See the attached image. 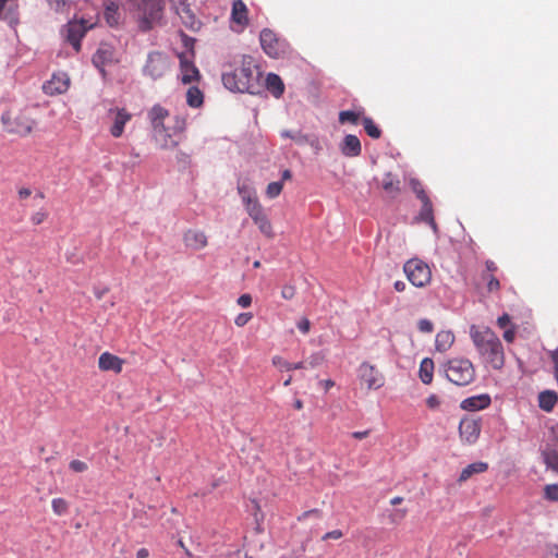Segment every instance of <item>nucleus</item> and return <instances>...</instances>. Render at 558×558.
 I'll return each instance as SVG.
<instances>
[{"label": "nucleus", "mask_w": 558, "mask_h": 558, "mask_svg": "<svg viewBox=\"0 0 558 558\" xmlns=\"http://www.w3.org/2000/svg\"><path fill=\"white\" fill-rule=\"evenodd\" d=\"M470 337L482 361L494 369L505 365V351L498 336L488 327L472 325Z\"/></svg>", "instance_id": "nucleus-1"}, {"label": "nucleus", "mask_w": 558, "mask_h": 558, "mask_svg": "<svg viewBox=\"0 0 558 558\" xmlns=\"http://www.w3.org/2000/svg\"><path fill=\"white\" fill-rule=\"evenodd\" d=\"M221 80L225 87L234 93L256 95L264 89L263 72H223Z\"/></svg>", "instance_id": "nucleus-2"}, {"label": "nucleus", "mask_w": 558, "mask_h": 558, "mask_svg": "<svg viewBox=\"0 0 558 558\" xmlns=\"http://www.w3.org/2000/svg\"><path fill=\"white\" fill-rule=\"evenodd\" d=\"M168 116V110L159 105H155L148 112L154 137L161 148L174 147L178 144L166 130L163 121Z\"/></svg>", "instance_id": "nucleus-3"}, {"label": "nucleus", "mask_w": 558, "mask_h": 558, "mask_svg": "<svg viewBox=\"0 0 558 558\" xmlns=\"http://www.w3.org/2000/svg\"><path fill=\"white\" fill-rule=\"evenodd\" d=\"M1 122L8 133L25 136L31 133L34 121L23 111L10 109L1 117Z\"/></svg>", "instance_id": "nucleus-4"}, {"label": "nucleus", "mask_w": 558, "mask_h": 558, "mask_svg": "<svg viewBox=\"0 0 558 558\" xmlns=\"http://www.w3.org/2000/svg\"><path fill=\"white\" fill-rule=\"evenodd\" d=\"M445 372L447 378L458 386L469 385L475 375L473 364L466 359L449 361Z\"/></svg>", "instance_id": "nucleus-5"}, {"label": "nucleus", "mask_w": 558, "mask_h": 558, "mask_svg": "<svg viewBox=\"0 0 558 558\" xmlns=\"http://www.w3.org/2000/svg\"><path fill=\"white\" fill-rule=\"evenodd\" d=\"M403 270L409 281L417 288L425 287L430 281V269L428 265L421 259L413 258L408 260L403 266Z\"/></svg>", "instance_id": "nucleus-6"}, {"label": "nucleus", "mask_w": 558, "mask_h": 558, "mask_svg": "<svg viewBox=\"0 0 558 558\" xmlns=\"http://www.w3.org/2000/svg\"><path fill=\"white\" fill-rule=\"evenodd\" d=\"M96 23L85 19L71 20L64 26L63 34L65 40L74 48L76 52L81 50V40L88 29H92Z\"/></svg>", "instance_id": "nucleus-7"}, {"label": "nucleus", "mask_w": 558, "mask_h": 558, "mask_svg": "<svg viewBox=\"0 0 558 558\" xmlns=\"http://www.w3.org/2000/svg\"><path fill=\"white\" fill-rule=\"evenodd\" d=\"M259 41L265 53L271 58L282 57L289 48L288 43L269 28L260 32Z\"/></svg>", "instance_id": "nucleus-8"}, {"label": "nucleus", "mask_w": 558, "mask_h": 558, "mask_svg": "<svg viewBox=\"0 0 558 558\" xmlns=\"http://www.w3.org/2000/svg\"><path fill=\"white\" fill-rule=\"evenodd\" d=\"M359 378L367 389H379L385 384L384 375L368 362H363L359 367Z\"/></svg>", "instance_id": "nucleus-9"}, {"label": "nucleus", "mask_w": 558, "mask_h": 558, "mask_svg": "<svg viewBox=\"0 0 558 558\" xmlns=\"http://www.w3.org/2000/svg\"><path fill=\"white\" fill-rule=\"evenodd\" d=\"M245 210L265 236L269 239L275 236L271 222L260 203L252 204Z\"/></svg>", "instance_id": "nucleus-10"}, {"label": "nucleus", "mask_w": 558, "mask_h": 558, "mask_svg": "<svg viewBox=\"0 0 558 558\" xmlns=\"http://www.w3.org/2000/svg\"><path fill=\"white\" fill-rule=\"evenodd\" d=\"M70 87L68 72H52L51 77L43 84V90L49 96L65 93Z\"/></svg>", "instance_id": "nucleus-11"}, {"label": "nucleus", "mask_w": 558, "mask_h": 558, "mask_svg": "<svg viewBox=\"0 0 558 558\" xmlns=\"http://www.w3.org/2000/svg\"><path fill=\"white\" fill-rule=\"evenodd\" d=\"M480 433V421L471 417H464L461 420L459 425V434L463 441L468 444H474L478 439Z\"/></svg>", "instance_id": "nucleus-12"}, {"label": "nucleus", "mask_w": 558, "mask_h": 558, "mask_svg": "<svg viewBox=\"0 0 558 558\" xmlns=\"http://www.w3.org/2000/svg\"><path fill=\"white\" fill-rule=\"evenodd\" d=\"M181 41L184 50L178 53L181 70H197L194 65V44L195 39L181 34Z\"/></svg>", "instance_id": "nucleus-13"}, {"label": "nucleus", "mask_w": 558, "mask_h": 558, "mask_svg": "<svg viewBox=\"0 0 558 558\" xmlns=\"http://www.w3.org/2000/svg\"><path fill=\"white\" fill-rule=\"evenodd\" d=\"M114 61H116L114 48L107 43H101L93 56V64L97 69L101 70L105 66H111Z\"/></svg>", "instance_id": "nucleus-14"}, {"label": "nucleus", "mask_w": 558, "mask_h": 558, "mask_svg": "<svg viewBox=\"0 0 558 558\" xmlns=\"http://www.w3.org/2000/svg\"><path fill=\"white\" fill-rule=\"evenodd\" d=\"M172 3L177 14L186 27L193 31L199 27V22L190 5L186 3V0H172Z\"/></svg>", "instance_id": "nucleus-15"}, {"label": "nucleus", "mask_w": 558, "mask_h": 558, "mask_svg": "<svg viewBox=\"0 0 558 558\" xmlns=\"http://www.w3.org/2000/svg\"><path fill=\"white\" fill-rule=\"evenodd\" d=\"M108 113L113 119V124L110 128V134L118 138L123 134L125 124L131 120V114L125 109L119 108H112Z\"/></svg>", "instance_id": "nucleus-16"}, {"label": "nucleus", "mask_w": 558, "mask_h": 558, "mask_svg": "<svg viewBox=\"0 0 558 558\" xmlns=\"http://www.w3.org/2000/svg\"><path fill=\"white\" fill-rule=\"evenodd\" d=\"M19 0H0V19L13 25L19 22Z\"/></svg>", "instance_id": "nucleus-17"}, {"label": "nucleus", "mask_w": 558, "mask_h": 558, "mask_svg": "<svg viewBox=\"0 0 558 558\" xmlns=\"http://www.w3.org/2000/svg\"><path fill=\"white\" fill-rule=\"evenodd\" d=\"M231 21L240 26L241 31L248 26V10L243 0H233L231 9Z\"/></svg>", "instance_id": "nucleus-18"}, {"label": "nucleus", "mask_w": 558, "mask_h": 558, "mask_svg": "<svg viewBox=\"0 0 558 558\" xmlns=\"http://www.w3.org/2000/svg\"><path fill=\"white\" fill-rule=\"evenodd\" d=\"M186 247L198 251L207 245V236L201 230H187L183 235Z\"/></svg>", "instance_id": "nucleus-19"}, {"label": "nucleus", "mask_w": 558, "mask_h": 558, "mask_svg": "<svg viewBox=\"0 0 558 558\" xmlns=\"http://www.w3.org/2000/svg\"><path fill=\"white\" fill-rule=\"evenodd\" d=\"M123 361L109 352H104L100 354L98 360V366L101 371H111L114 373H120L122 371Z\"/></svg>", "instance_id": "nucleus-20"}, {"label": "nucleus", "mask_w": 558, "mask_h": 558, "mask_svg": "<svg viewBox=\"0 0 558 558\" xmlns=\"http://www.w3.org/2000/svg\"><path fill=\"white\" fill-rule=\"evenodd\" d=\"M263 85L276 98H279L284 92V84L282 80L274 72H268L267 77H263Z\"/></svg>", "instance_id": "nucleus-21"}, {"label": "nucleus", "mask_w": 558, "mask_h": 558, "mask_svg": "<svg viewBox=\"0 0 558 558\" xmlns=\"http://www.w3.org/2000/svg\"><path fill=\"white\" fill-rule=\"evenodd\" d=\"M490 404V397L488 395H480L464 399L461 402V408L466 411H480Z\"/></svg>", "instance_id": "nucleus-22"}, {"label": "nucleus", "mask_w": 558, "mask_h": 558, "mask_svg": "<svg viewBox=\"0 0 558 558\" xmlns=\"http://www.w3.org/2000/svg\"><path fill=\"white\" fill-rule=\"evenodd\" d=\"M341 153L347 157H356L361 154L360 140L352 134L347 135L340 145Z\"/></svg>", "instance_id": "nucleus-23"}, {"label": "nucleus", "mask_w": 558, "mask_h": 558, "mask_svg": "<svg viewBox=\"0 0 558 558\" xmlns=\"http://www.w3.org/2000/svg\"><path fill=\"white\" fill-rule=\"evenodd\" d=\"M454 342V335L450 330H441L436 335L435 348L438 352L448 351Z\"/></svg>", "instance_id": "nucleus-24"}, {"label": "nucleus", "mask_w": 558, "mask_h": 558, "mask_svg": "<svg viewBox=\"0 0 558 558\" xmlns=\"http://www.w3.org/2000/svg\"><path fill=\"white\" fill-rule=\"evenodd\" d=\"M558 401V396L554 390H544L538 395V407L545 411H553Z\"/></svg>", "instance_id": "nucleus-25"}, {"label": "nucleus", "mask_w": 558, "mask_h": 558, "mask_svg": "<svg viewBox=\"0 0 558 558\" xmlns=\"http://www.w3.org/2000/svg\"><path fill=\"white\" fill-rule=\"evenodd\" d=\"M238 193L241 196V199L245 206V209L251 207L252 204L259 203V201L256 196V191L247 184H239Z\"/></svg>", "instance_id": "nucleus-26"}, {"label": "nucleus", "mask_w": 558, "mask_h": 558, "mask_svg": "<svg viewBox=\"0 0 558 558\" xmlns=\"http://www.w3.org/2000/svg\"><path fill=\"white\" fill-rule=\"evenodd\" d=\"M104 15L109 26H117L120 22L119 4L114 1H108L105 7Z\"/></svg>", "instance_id": "nucleus-27"}, {"label": "nucleus", "mask_w": 558, "mask_h": 558, "mask_svg": "<svg viewBox=\"0 0 558 558\" xmlns=\"http://www.w3.org/2000/svg\"><path fill=\"white\" fill-rule=\"evenodd\" d=\"M488 465L485 462H474L465 466L459 476V482H465L474 474L483 473L487 470Z\"/></svg>", "instance_id": "nucleus-28"}, {"label": "nucleus", "mask_w": 558, "mask_h": 558, "mask_svg": "<svg viewBox=\"0 0 558 558\" xmlns=\"http://www.w3.org/2000/svg\"><path fill=\"white\" fill-rule=\"evenodd\" d=\"M169 65L167 57L161 52H151L148 56L145 70H161Z\"/></svg>", "instance_id": "nucleus-29"}, {"label": "nucleus", "mask_w": 558, "mask_h": 558, "mask_svg": "<svg viewBox=\"0 0 558 558\" xmlns=\"http://www.w3.org/2000/svg\"><path fill=\"white\" fill-rule=\"evenodd\" d=\"M422 202V209H421V213H420V217L422 220L426 221L433 229L434 231L437 230V225L434 220V216H433V205H432V202L429 198H426L424 201H421Z\"/></svg>", "instance_id": "nucleus-30"}, {"label": "nucleus", "mask_w": 558, "mask_h": 558, "mask_svg": "<svg viewBox=\"0 0 558 558\" xmlns=\"http://www.w3.org/2000/svg\"><path fill=\"white\" fill-rule=\"evenodd\" d=\"M204 95L196 86H191L186 92V104L192 108H198L203 105Z\"/></svg>", "instance_id": "nucleus-31"}, {"label": "nucleus", "mask_w": 558, "mask_h": 558, "mask_svg": "<svg viewBox=\"0 0 558 558\" xmlns=\"http://www.w3.org/2000/svg\"><path fill=\"white\" fill-rule=\"evenodd\" d=\"M272 364L278 367L280 371H292V369H304L305 363H290L286 361L282 356L276 355L272 357Z\"/></svg>", "instance_id": "nucleus-32"}, {"label": "nucleus", "mask_w": 558, "mask_h": 558, "mask_svg": "<svg viewBox=\"0 0 558 558\" xmlns=\"http://www.w3.org/2000/svg\"><path fill=\"white\" fill-rule=\"evenodd\" d=\"M434 362L430 359H424L420 365V378L424 384H429L433 379Z\"/></svg>", "instance_id": "nucleus-33"}, {"label": "nucleus", "mask_w": 558, "mask_h": 558, "mask_svg": "<svg viewBox=\"0 0 558 558\" xmlns=\"http://www.w3.org/2000/svg\"><path fill=\"white\" fill-rule=\"evenodd\" d=\"M542 458L547 469L558 473V450H544L542 451Z\"/></svg>", "instance_id": "nucleus-34"}, {"label": "nucleus", "mask_w": 558, "mask_h": 558, "mask_svg": "<svg viewBox=\"0 0 558 558\" xmlns=\"http://www.w3.org/2000/svg\"><path fill=\"white\" fill-rule=\"evenodd\" d=\"M381 186L389 194H398L400 191V181L396 180L390 172H387L383 178Z\"/></svg>", "instance_id": "nucleus-35"}, {"label": "nucleus", "mask_w": 558, "mask_h": 558, "mask_svg": "<svg viewBox=\"0 0 558 558\" xmlns=\"http://www.w3.org/2000/svg\"><path fill=\"white\" fill-rule=\"evenodd\" d=\"M363 114V110L353 111V110H344L339 113V122L341 124L351 123L356 125Z\"/></svg>", "instance_id": "nucleus-36"}, {"label": "nucleus", "mask_w": 558, "mask_h": 558, "mask_svg": "<svg viewBox=\"0 0 558 558\" xmlns=\"http://www.w3.org/2000/svg\"><path fill=\"white\" fill-rule=\"evenodd\" d=\"M47 3L56 13H69L72 7L71 0H47Z\"/></svg>", "instance_id": "nucleus-37"}, {"label": "nucleus", "mask_w": 558, "mask_h": 558, "mask_svg": "<svg viewBox=\"0 0 558 558\" xmlns=\"http://www.w3.org/2000/svg\"><path fill=\"white\" fill-rule=\"evenodd\" d=\"M326 355L323 351L314 352L308 356L306 361H303L305 363V368H316L320 366L325 362Z\"/></svg>", "instance_id": "nucleus-38"}, {"label": "nucleus", "mask_w": 558, "mask_h": 558, "mask_svg": "<svg viewBox=\"0 0 558 558\" xmlns=\"http://www.w3.org/2000/svg\"><path fill=\"white\" fill-rule=\"evenodd\" d=\"M362 122H363L365 132L367 133L368 136H371L372 138L380 137L381 132H380L379 128L377 125H375L374 121L371 118L364 117Z\"/></svg>", "instance_id": "nucleus-39"}, {"label": "nucleus", "mask_w": 558, "mask_h": 558, "mask_svg": "<svg viewBox=\"0 0 558 558\" xmlns=\"http://www.w3.org/2000/svg\"><path fill=\"white\" fill-rule=\"evenodd\" d=\"M280 135L284 138H291L300 145H303L308 142V136L302 134L301 132H292V131L284 130L280 133Z\"/></svg>", "instance_id": "nucleus-40"}, {"label": "nucleus", "mask_w": 558, "mask_h": 558, "mask_svg": "<svg viewBox=\"0 0 558 558\" xmlns=\"http://www.w3.org/2000/svg\"><path fill=\"white\" fill-rule=\"evenodd\" d=\"M51 506H52L53 512L58 515L64 514L68 510V502L63 498L52 499Z\"/></svg>", "instance_id": "nucleus-41"}, {"label": "nucleus", "mask_w": 558, "mask_h": 558, "mask_svg": "<svg viewBox=\"0 0 558 558\" xmlns=\"http://www.w3.org/2000/svg\"><path fill=\"white\" fill-rule=\"evenodd\" d=\"M544 497L550 501H558V484H548L544 488Z\"/></svg>", "instance_id": "nucleus-42"}, {"label": "nucleus", "mask_w": 558, "mask_h": 558, "mask_svg": "<svg viewBox=\"0 0 558 558\" xmlns=\"http://www.w3.org/2000/svg\"><path fill=\"white\" fill-rule=\"evenodd\" d=\"M282 182H279V181H276V182H271L267 185V189H266V195L269 197V198H275L277 197L281 191H282Z\"/></svg>", "instance_id": "nucleus-43"}, {"label": "nucleus", "mask_w": 558, "mask_h": 558, "mask_svg": "<svg viewBox=\"0 0 558 558\" xmlns=\"http://www.w3.org/2000/svg\"><path fill=\"white\" fill-rule=\"evenodd\" d=\"M410 185H411L413 192L416 194L417 198H420V201H424V199L428 198L427 194L425 193V191L418 180L411 179Z\"/></svg>", "instance_id": "nucleus-44"}, {"label": "nucleus", "mask_w": 558, "mask_h": 558, "mask_svg": "<svg viewBox=\"0 0 558 558\" xmlns=\"http://www.w3.org/2000/svg\"><path fill=\"white\" fill-rule=\"evenodd\" d=\"M421 332L430 333L434 330V325L429 319L423 318L417 323Z\"/></svg>", "instance_id": "nucleus-45"}, {"label": "nucleus", "mask_w": 558, "mask_h": 558, "mask_svg": "<svg viewBox=\"0 0 558 558\" xmlns=\"http://www.w3.org/2000/svg\"><path fill=\"white\" fill-rule=\"evenodd\" d=\"M69 466L72 471L76 473L85 472L88 469L87 463L81 460H72Z\"/></svg>", "instance_id": "nucleus-46"}, {"label": "nucleus", "mask_w": 558, "mask_h": 558, "mask_svg": "<svg viewBox=\"0 0 558 558\" xmlns=\"http://www.w3.org/2000/svg\"><path fill=\"white\" fill-rule=\"evenodd\" d=\"M253 318V314L252 313H241L239 314L235 319H234V324L238 326V327H243L245 326L251 319Z\"/></svg>", "instance_id": "nucleus-47"}, {"label": "nucleus", "mask_w": 558, "mask_h": 558, "mask_svg": "<svg viewBox=\"0 0 558 558\" xmlns=\"http://www.w3.org/2000/svg\"><path fill=\"white\" fill-rule=\"evenodd\" d=\"M48 217V213L45 211V210H39L35 214L32 215L31 217V221L34 223V225H40L43 223Z\"/></svg>", "instance_id": "nucleus-48"}, {"label": "nucleus", "mask_w": 558, "mask_h": 558, "mask_svg": "<svg viewBox=\"0 0 558 558\" xmlns=\"http://www.w3.org/2000/svg\"><path fill=\"white\" fill-rule=\"evenodd\" d=\"M243 70H251L252 68L255 70L259 69V65L256 63L255 59L251 56H246L243 58Z\"/></svg>", "instance_id": "nucleus-49"}, {"label": "nucleus", "mask_w": 558, "mask_h": 558, "mask_svg": "<svg viewBox=\"0 0 558 558\" xmlns=\"http://www.w3.org/2000/svg\"><path fill=\"white\" fill-rule=\"evenodd\" d=\"M281 295L286 300H291L295 295V288L293 286H284L281 290Z\"/></svg>", "instance_id": "nucleus-50"}, {"label": "nucleus", "mask_w": 558, "mask_h": 558, "mask_svg": "<svg viewBox=\"0 0 558 558\" xmlns=\"http://www.w3.org/2000/svg\"><path fill=\"white\" fill-rule=\"evenodd\" d=\"M342 536H343V533L341 530H333V531H330V532H327L326 534H324L322 537V541L340 539Z\"/></svg>", "instance_id": "nucleus-51"}, {"label": "nucleus", "mask_w": 558, "mask_h": 558, "mask_svg": "<svg viewBox=\"0 0 558 558\" xmlns=\"http://www.w3.org/2000/svg\"><path fill=\"white\" fill-rule=\"evenodd\" d=\"M236 303L239 306H241L243 308L248 307L252 304V296L247 293L242 294L239 296Z\"/></svg>", "instance_id": "nucleus-52"}, {"label": "nucleus", "mask_w": 558, "mask_h": 558, "mask_svg": "<svg viewBox=\"0 0 558 558\" xmlns=\"http://www.w3.org/2000/svg\"><path fill=\"white\" fill-rule=\"evenodd\" d=\"M199 80V72H191V74H183L182 77H181V81L183 84H190L194 81H198Z\"/></svg>", "instance_id": "nucleus-53"}, {"label": "nucleus", "mask_w": 558, "mask_h": 558, "mask_svg": "<svg viewBox=\"0 0 558 558\" xmlns=\"http://www.w3.org/2000/svg\"><path fill=\"white\" fill-rule=\"evenodd\" d=\"M298 328L301 332L307 333L311 328V323L307 318H303L298 323Z\"/></svg>", "instance_id": "nucleus-54"}, {"label": "nucleus", "mask_w": 558, "mask_h": 558, "mask_svg": "<svg viewBox=\"0 0 558 558\" xmlns=\"http://www.w3.org/2000/svg\"><path fill=\"white\" fill-rule=\"evenodd\" d=\"M426 403H427L428 408L436 409L439 407L440 400L437 396L432 395L427 398Z\"/></svg>", "instance_id": "nucleus-55"}, {"label": "nucleus", "mask_w": 558, "mask_h": 558, "mask_svg": "<svg viewBox=\"0 0 558 558\" xmlns=\"http://www.w3.org/2000/svg\"><path fill=\"white\" fill-rule=\"evenodd\" d=\"M546 558H558V545H548Z\"/></svg>", "instance_id": "nucleus-56"}, {"label": "nucleus", "mask_w": 558, "mask_h": 558, "mask_svg": "<svg viewBox=\"0 0 558 558\" xmlns=\"http://www.w3.org/2000/svg\"><path fill=\"white\" fill-rule=\"evenodd\" d=\"M510 324V316L508 314H504L497 319V325L500 328H506Z\"/></svg>", "instance_id": "nucleus-57"}, {"label": "nucleus", "mask_w": 558, "mask_h": 558, "mask_svg": "<svg viewBox=\"0 0 558 558\" xmlns=\"http://www.w3.org/2000/svg\"><path fill=\"white\" fill-rule=\"evenodd\" d=\"M515 337V330L513 328H510V329H506L505 332H504V339L507 341V342H512L513 339Z\"/></svg>", "instance_id": "nucleus-58"}, {"label": "nucleus", "mask_w": 558, "mask_h": 558, "mask_svg": "<svg viewBox=\"0 0 558 558\" xmlns=\"http://www.w3.org/2000/svg\"><path fill=\"white\" fill-rule=\"evenodd\" d=\"M499 281L495 277H492L487 283V288L489 291H496L499 289Z\"/></svg>", "instance_id": "nucleus-59"}, {"label": "nucleus", "mask_w": 558, "mask_h": 558, "mask_svg": "<svg viewBox=\"0 0 558 558\" xmlns=\"http://www.w3.org/2000/svg\"><path fill=\"white\" fill-rule=\"evenodd\" d=\"M31 194H32V192L27 187H22L19 190V196L22 199L27 198L28 196H31Z\"/></svg>", "instance_id": "nucleus-60"}, {"label": "nucleus", "mask_w": 558, "mask_h": 558, "mask_svg": "<svg viewBox=\"0 0 558 558\" xmlns=\"http://www.w3.org/2000/svg\"><path fill=\"white\" fill-rule=\"evenodd\" d=\"M369 434V430H363V432H353L351 435L352 437L356 438V439H363L365 437H367Z\"/></svg>", "instance_id": "nucleus-61"}, {"label": "nucleus", "mask_w": 558, "mask_h": 558, "mask_svg": "<svg viewBox=\"0 0 558 558\" xmlns=\"http://www.w3.org/2000/svg\"><path fill=\"white\" fill-rule=\"evenodd\" d=\"M149 556L148 549L141 548L136 553V558H147Z\"/></svg>", "instance_id": "nucleus-62"}, {"label": "nucleus", "mask_w": 558, "mask_h": 558, "mask_svg": "<svg viewBox=\"0 0 558 558\" xmlns=\"http://www.w3.org/2000/svg\"><path fill=\"white\" fill-rule=\"evenodd\" d=\"M310 515H316V517H318V515H319V511H318V510H316V509L305 511V512L302 514V517H300L299 519L301 520V519H303V518H307V517H310Z\"/></svg>", "instance_id": "nucleus-63"}, {"label": "nucleus", "mask_w": 558, "mask_h": 558, "mask_svg": "<svg viewBox=\"0 0 558 558\" xmlns=\"http://www.w3.org/2000/svg\"><path fill=\"white\" fill-rule=\"evenodd\" d=\"M396 291L402 292L405 289V283L403 281H396L393 284Z\"/></svg>", "instance_id": "nucleus-64"}]
</instances>
